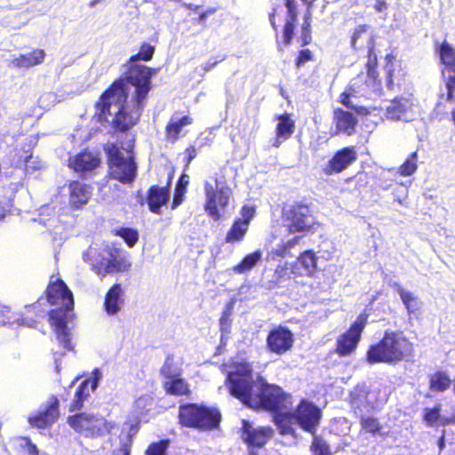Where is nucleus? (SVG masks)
Wrapping results in <instances>:
<instances>
[{"label":"nucleus","instance_id":"nucleus-53","mask_svg":"<svg viewBox=\"0 0 455 455\" xmlns=\"http://www.w3.org/2000/svg\"><path fill=\"white\" fill-rule=\"evenodd\" d=\"M441 404L437 403L433 408H426L423 420L428 425H435L441 419Z\"/></svg>","mask_w":455,"mask_h":455},{"label":"nucleus","instance_id":"nucleus-24","mask_svg":"<svg viewBox=\"0 0 455 455\" xmlns=\"http://www.w3.org/2000/svg\"><path fill=\"white\" fill-rule=\"evenodd\" d=\"M172 176L170 175L164 187L152 185L147 191L146 200L149 210L156 214L161 212L162 206L165 205L170 197V187Z\"/></svg>","mask_w":455,"mask_h":455},{"label":"nucleus","instance_id":"nucleus-20","mask_svg":"<svg viewBox=\"0 0 455 455\" xmlns=\"http://www.w3.org/2000/svg\"><path fill=\"white\" fill-rule=\"evenodd\" d=\"M383 71L386 86L393 91L402 87L406 81L407 71L403 66L402 60L397 59L394 52H388L384 57Z\"/></svg>","mask_w":455,"mask_h":455},{"label":"nucleus","instance_id":"nucleus-54","mask_svg":"<svg viewBox=\"0 0 455 455\" xmlns=\"http://www.w3.org/2000/svg\"><path fill=\"white\" fill-rule=\"evenodd\" d=\"M217 12L216 7H209L204 11L198 12V16L192 20L193 24L201 26L202 28L208 27L207 19Z\"/></svg>","mask_w":455,"mask_h":455},{"label":"nucleus","instance_id":"nucleus-41","mask_svg":"<svg viewBox=\"0 0 455 455\" xmlns=\"http://www.w3.org/2000/svg\"><path fill=\"white\" fill-rule=\"evenodd\" d=\"M312 13L306 12L303 17V22L300 27L298 41L301 47L308 45L312 43Z\"/></svg>","mask_w":455,"mask_h":455},{"label":"nucleus","instance_id":"nucleus-46","mask_svg":"<svg viewBox=\"0 0 455 455\" xmlns=\"http://www.w3.org/2000/svg\"><path fill=\"white\" fill-rule=\"evenodd\" d=\"M234 304V300L228 302L224 310L221 313V315L219 320L220 331L221 334H227L230 332L232 324L231 316L233 314Z\"/></svg>","mask_w":455,"mask_h":455},{"label":"nucleus","instance_id":"nucleus-50","mask_svg":"<svg viewBox=\"0 0 455 455\" xmlns=\"http://www.w3.org/2000/svg\"><path fill=\"white\" fill-rule=\"evenodd\" d=\"M313 455H331L330 445L320 436L315 435L310 444Z\"/></svg>","mask_w":455,"mask_h":455},{"label":"nucleus","instance_id":"nucleus-8","mask_svg":"<svg viewBox=\"0 0 455 455\" xmlns=\"http://www.w3.org/2000/svg\"><path fill=\"white\" fill-rule=\"evenodd\" d=\"M282 219L290 234H314L320 227L312 204L305 201H295L284 206Z\"/></svg>","mask_w":455,"mask_h":455},{"label":"nucleus","instance_id":"nucleus-63","mask_svg":"<svg viewBox=\"0 0 455 455\" xmlns=\"http://www.w3.org/2000/svg\"><path fill=\"white\" fill-rule=\"evenodd\" d=\"M183 7L187 10H190V11H193L195 12H199V11L201 10L202 6L201 5H196V4H193L191 3H184L183 4Z\"/></svg>","mask_w":455,"mask_h":455},{"label":"nucleus","instance_id":"nucleus-15","mask_svg":"<svg viewBox=\"0 0 455 455\" xmlns=\"http://www.w3.org/2000/svg\"><path fill=\"white\" fill-rule=\"evenodd\" d=\"M106 254L101 259L92 265L93 270L100 275L114 272H125L131 267V263L123 254L121 249L115 246H106L103 250Z\"/></svg>","mask_w":455,"mask_h":455},{"label":"nucleus","instance_id":"nucleus-30","mask_svg":"<svg viewBox=\"0 0 455 455\" xmlns=\"http://www.w3.org/2000/svg\"><path fill=\"white\" fill-rule=\"evenodd\" d=\"M97 387V380L85 379L76 388L75 396L69 405V411H79L84 408V402L90 396V391Z\"/></svg>","mask_w":455,"mask_h":455},{"label":"nucleus","instance_id":"nucleus-10","mask_svg":"<svg viewBox=\"0 0 455 455\" xmlns=\"http://www.w3.org/2000/svg\"><path fill=\"white\" fill-rule=\"evenodd\" d=\"M292 403V395L286 393L282 387L267 383L263 378H259L250 408L255 411L279 412L291 407Z\"/></svg>","mask_w":455,"mask_h":455},{"label":"nucleus","instance_id":"nucleus-29","mask_svg":"<svg viewBox=\"0 0 455 455\" xmlns=\"http://www.w3.org/2000/svg\"><path fill=\"white\" fill-rule=\"evenodd\" d=\"M123 293L120 283L113 284L106 292L103 307L108 315H115L120 312L121 306L124 303Z\"/></svg>","mask_w":455,"mask_h":455},{"label":"nucleus","instance_id":"nucleus-17","mask_svg":"<svg viewBox=\"0 0 455 455\" xmlns=\"http://www.w3.org/2000/svg\"><path fill=\"white\" fill-rule=\"evenodd\" d=\"M293 411L297 424L304 431L315 435L322 418L320 408L307 399H301Z\"/></svg>","mask_w":455,"mask_h":455},{"label":"nucleus","instance_id":"nucleus-1","mask_svg":"<svg viewBox=\"0 0 455 455\" xmlns=\"http://www.w3.org/2000/svg\"><path fill=\"white\" fill-rule=\"evenodd\" d=\"M124 71L115 79L111 84L100 94L94 104L96 116L100 120H107L110 116L111 99L116 95L124 98L129 97L128 87H133L131 99L137 102H148L150 91L153 88L152 77L156 69L144 64L126 61L124 64Z\"/></svg>","mask_w":455,"mask_h":455},{"label":"nucleus","instance_id":"nucleus-14","mask_svg":"<svg viewBox=\"0 0 455 455\" xmlns=\"http://www.w3.org/2000/svg\"><path fill=\"white\" fill-rule=\"evenodd\" d=\"M441 68V77L446 89V101H455V47L444 40L436 47Z\"/></svg>","mask_w":455,"mask_h":455},{"label":"nucleus","instance_id":"nucleus-61","mask_svg":"<svg viewBox=\"0 0 455 455\" xmlns=\"http://www.w3.org/2000/svg\"><path fill=\"white\" fill-rule=\"evenodd\" d=\"M387 8V4L385 0H376L374 4L375 11L380 12Z\"/></svg>","mask_w":455,"mask_h":455},{"label":"nucleus","instance_id":"nucleus-37","mask_svg":"<svg viewBox=\"0 0 455 455\" xmlns=\"http://www.w3.org/2000/svg\"><path fill=\"white\" fill-rule=\"evenodd\" d=\"M249 226L240 221L239 218L234 220L230 228L225 235V243L234 244L242 242L246 236Z\"/></svg>","mask_w":455,"mask_h":455},{"label":"nucleus","instance_id":"nucleus-35","mask_svg":"<svg viewBox=\"0 0 455 455\" xmlns=\"http://www.w3.org/2000/svg\"><path fill=\"white\" fill-rule=\"evenodd\" d=\"M45 52L43 49H34L30 52L20 54L13 60L15 67L20 68H28L44 62Z\"/></svg>","mask_w":455,"mask_h":455},{"label":"nucleus","instance_id":"nucleus-9","mask_svg":"<svg viewBox=\"0 0 455 455\" xmlns=\"http://www.w3.org/2000/svg\"><path fill=\"white\" fill-rule=\"evenodd\" d=\"M116 105L117 109L114 112H110V116H108L106 122L111 127L113 132L117 134H128L137 124H139L144 108L147 105L145 102H137L131 99L128 101V98H124L119 95H116ZM99 121H101L98 117Z\"/></svg>","mask_w":455,"mask_h":455},{"label":"nucleus","instance_id":"nucleus-27","mask_svg":"<svg viewBox=\"0 0 455 455\" xmlns=\"http://www.w3.org/2000/svg\"><path fill=\"white\" fill-rule=\"evenodd\" d=\"M69 204L74 209H79L87 204L91 197V187L80 180H71L68 184Z\"/></svg>","mask_w":455,"mask_h":455},{"label":"nucleus","instance_id":"nucleus-62","mask_svg":"<svg viewBox=\"0 0 455 455\" xmlns=\"http://www.w3.org/2000/svg\"><path fill=\"white\" fill-rule=\"evenodd\" d=\"M277 14V8H275L273 12L269 14V20L273 27V28L277 31L278 29V24L275 22V17Z\"/></svg>","mask_w":455,"mask_h":455},{"label":"nucleus","instance_id":"nucleus-44","mask_svg":"<svg viewBox=\"0 0 455 455\" xmlns=\"http://www.w3.org/2000/svg\"><path fill=\"white\" fill-rule=\"evenodd\" d=\"M156 52V47L149 43L144 42L140 46V51L132 55L127 61L138 63V61H150Z\"/></svg>","mask_w":455,"mask_h":455},{"label":"nucleus","instance_id":"nucleus-4","mask_svg":"<svg viewBox=\"0 0 455 455\" xmlns=\"http://www.w3.org/2000/svg\"><path fill=\"white\" fill-rule=\"evenodd\" d=\"M135 140L136 136L133 134L128 140L125 148L111 143L104 148L110 178L123 184L133 182L137 175L133 152Z\"/></svg>","mask_w":455,"mask_h":455},{"label":"nucleus","instance_id":"nucleus-22","mask_svg":"<svg viewBox=\"0 0 455 455\" xmlns=\"http://www.w3.org/2000/svg\"><path fill=\"white\" fill-rule=\"evenodd\" d=\"M60 416V403L55 395H52L46 405L37 412L28 417V423L38 429L51 427L57 421Z\"/></svg>","mask_w":455,"mask_h":455},{"label":"nucleus","instance_id":"nucleus-55","mask_svg":"<svg viewBox=\"0 0 455 455\" xmlns=\"http://www.w3.org/2000/svg\"><path fill=\"white\" fill-rule=\"evenodd\" d=\"M240 213L242 216V218H239L240 221L250 226L251 221L256 214V208L253 205L245 204L242 206Z\"/></svg>","mask_w":455,"mask_h":455},{"label":"nucleus","instance_id":"nucleus-33","mask_svg":"<svg viewBox=\"0 0 455 455\" xmlns=\"http://www.w3.org/2000/svg\"><path fill=\"white\" fill-rule=\"evenodd\" d=\"M193 123V118L188 116H183L178 120L171 119L164 129L165 139L172 143L176 142L180 138L182 128L186 125H190Z\"/></svg>","mask_w":455,"mask_h":455},{"label":"nucleus","instance_id":"nucleus-28","mask_svg":"<svg viewBox=\"0 0 455 455\" xmlns=\"http://www.w3.org/2000/svg\"><path fill=\"white\" fill-rule=\"evenodd\" d=\"M288 18L283 28V42L284 45H290L295 34L298 20V6L296 0H285Z\"/></svg>","mask_w":455,"mask_h":455},{"label":"nucleus","instance_id":"nucleus-19","mask_svg":"<svg viewBox=\"0 0 455 455\" xmlns=\"http://www.w3.org/2000/svg\"><path fill=\"white\" fill-rule=\"evenodd\" d=\"M160 374L164 378L163 388L166 395L190 397L192 394L190 385L185 379L181 378L180 372L172 373V363L168 362V359L162 365Z\"/></svg>","mask_w":455,"mask_h":455},{"label":"nucleus","instance_id":"nucleus-31","mask_svg":"<svg viewBox=\"0 0 455 455\" xmlns=\"http://www.w3.org/2000/svg\"><path fill=\"white\" fill-rule=\"evenodd\" d=\"M273 422L276 426L278 432L281 435L296 436L294 424L297 423V419L294 411H283L273 412Z\"/></svg>","mask_w":455,"mask_h":455},{"label":"nucleus","instance_id":"nucleus-34","mask_svg":"<svg viewBox=\"0 0 455 455\" xmlns=\"http://www.w3.org/2000/svg\"><path fill=\"white\" fill-rule=\"evenodd\" d=\"M411 101L404 97H396L391 100L386 109V116L390 120H400L411 108Z\"/></svg>","mask_w":455,"mask_h":455},{"label":"nucleus","instance_id":"nucleus-23","mask_svg":"<svg viewBox=\"0 0 455 455\" xmlns=\"http://www.w3.org/2000/svg\"><path fill=\"white\" fill-rule=\"evenodd\" d=\"M100 164L99 154L84 149L68 158V166L75 172L87 173L96 170Z\"/></svg>","mask_w":455,"mask_h":455},{"label":"nucleus","instance_id":"nucleus-6","mask_svg":"<svg viewBox=\"0 0 455 455\" xmlns=\"http://www.w3.org/2000/svg\"><path fill=\"white\" fill-rule=\"evenodd\" d=\"M220 421L221 413L216 407L197 403H187L179 406L178 422L182 427L212 431L219 428Z\"/></svg>","mask_w":455,"mask_h":455},{"label":"nucleus","instance_id":"nucleus-42","mask_svg":"<svg viewBox=\"0 0 455 455\" xmlns=\"http://www.w3.org/2000/svg\"><path fill=\"white\" fill-rule=\"evenodd\" d=\"M369 28L368 25L361 24L354 29L350 38V44L355 51L361 50L363 44H366L368 36H371L368 33Z\"/></svg>","mask_w":455,"mask_h":455},{"label":"nucleus","instance_id":"nucleus-59","mask_svg":"<svg viewBox=\"0 0 455 455\" xmlns=\"http://www.w3.org/2000/svg\"><path fill=\"white\" fill-rule=\"evenodd\" d=\"M30 313H33V312H32V310H30V309H29V310H28V311H27L26 316H24L23 321H24L28 325H29L30 327H36V323L39 320L43 319V318L44 317V313H43V312H41L40 314H36V318H37V320H33V319H32L31 317H29V315H28Z\"/></svg>","mask_w":455,"mask_h":455},{"label":"nucleus","instance_id":"nucleus-18","mask_svg":"<svg viewBox=\"0 0 455 455\" xmlns=\"http://www.w3.org/2000/svg\"><path fill=\"white\" fill-rule=\"evenodd\" d=\"M274 436V429L269 427H253L246 419L242 420L240 437L249 451L263 448Z\"/></svg>","mask_w":455,"mask_h":455},{"label":"nucleus","instance_id":"nucleus-11","mask_svg":"<svg viewBox=\"0 0 455 455\" xmlns=\"http://www.w3.org/2000/svg\"><path fill=\"white\" fill-rule=\"evenodd\" d=\"M67 423L85 438L96 439L109 435L114 424L103 416L94 413L77 412L67 418Z\"/></svg>","mask_w":455,"mask_h":455},{"label":"nucleus","instance_id":"nucleus-60","mask_svg":"<svg viewBox=\"0 0 455 455\" xmlns=\"http://www.w3.org/2000/svg\"><path fill=\"white\" fill-rule=\"evenodd\" d=\"M131 446H132V441H128L125 443H123L119 449L117 450V452L120 455H130L131 453Z\"/></svg>","mask_w":455,"mask_h":455},{"label":"nucleus","instance_id":"nucleus-58","mask_svg":"<svg viewBox=\"0 0 455 455\" xmlns=\"http://www.w3.org/2000/svg\"><path fill=\"white\" fill-rule=\"evenodd\" d=\"M32 158V154H30L29 156H27L25 157V168H24V171L26 173H31L32 172L34 171H37V170H40L42 168V165L40 164L39 161H36L35 164H33V166H29L28 164V163L29 162V160Z\"/></svg>","mask_w":455,"mask_h":455},{"label":"nucleus","instance_id":"nucleus-5","mask_svg":"<svg viewBox=\"0 0 455 455\" xmlns=\"http://www.w3.org/2000/svg\"><path fill=\"white\" fill-rule=\"evenodd\" d=\"M204 210L214 221L220 220L233 197V189L229 186L224 168L215 172L204 182Z\"/></svg>","mask_w":455,"mask_h":455},{"label":"nucleus","instance_id":"nucleus-3","mask_svg":"<svg viewBox=\"0 0 455 455\" xmlns=\"http://www.w3.org/2000/svg\"><path fill=\"white\" fill-rule=\"evenodd\" d=\"M414 354L413 343L401 331L386 330L382 338L369 346L365 360L369 364H396Z\"/></svg>","mask_w":455,"mask_h":455},{"label":"nucleus","instance_id":"nucleus-36","mask_svg":"<svg viewBox=\"0 0 455 455\" xmlns=\"http://www.w3.org/2000/svg\"><path fill=\"white\" fill-rule=\"evenodd\" d=\"M361 432L372 436L387 437V433L383 432V426L377 417L371 415H361L359 418Z\"/></svg>","mask_w":455,"mask_h":455},{"label":"nucleus","instance_id":"nucleus-32","mask_svg":"<svg viewBox=\"0 0 455 455\" xmlns=\"http://www.w3.org/2000/svg\"><path fill=\"white\" fill-rule=\"evenodd\" d=\"M298 268L301 269V275L312 276L317 269V256L313 250H306L296 259Z\"/></svg>","mask_w":455,"mask_h":455},{"label":"nucleus","instance_id":"nucleus-21","mask_svg":"<svg viewBox=\"0 0 455 455\" xmlns=\"http://www.w3.org/2000/svg\"><path fill=\"white\" fill-rule=\"evenodd\" d=\"M358 154L355 146L344 147L337 150L323 168L325 175L340 173L347 170L357 159Z\"/></svg>","mask_w":455,"mask_h":455},{"label":"nucleus","instance_id":"nucleus-13","mask_svg":"<svg viewBox=\"0 0 455 455\" xmlns=\"http://www.w3.org/2000/svg\"><path fill=\"white\" fill-rule=\"evenodd\" d=\"M365 58L366 78L360 86L361 90L367 94H380L382 92V80L379 71V59L374 36H370L367 38Z\"/></svg>","mask_w":455,"mask_h":455},{"label":"nucleus","instance_id":"nucleus-49","mask_svg":"<svg viewBox=\"0 0 455 455\" xmlns=\"http://www.w3.org/2000/svg\"><path fill=\"white\" fill-rule=\"evenodd\" d=\"M171 441L169 438L161 439L149 443L145 451V455H167Z\"/></svg>","mask_w":455,"mask_h":455},{"label":"nucleus","instance_id":"nucleus-64","mask_svg":"<svg viewBox=\"0 0 455 455\" xmlns=\"http://www.w3.org/2000/svg\"><path fill=\"white\" fill-rule=\"evenodd\" d=\"M28 453L29 455H38V450L34 443H28Z\"/></svg>","mask_w":455,"mask_h":455},{"label":"nucleus","instance_id":"nucleus-2","mask_svg":"<svg viewBox=\"0 0 455 455\" xmlns=\"http://www.w3.org/2000/svg\"><path fill=\"white\" fill-rule=\"evenodd\" d=\"M45 297L51 305L59 306L51 309L49 323L56 335L60 347L66 350H72L71 333L68 328V315L74 308V297L65 282L57 278L50 280L46 290Z\"/></svg>","mask_w":455,"mask_h":455},{"label":"nucleus","instance_id":"nucleus-48","mask_svg":"<svg viewBox=\"0 0 455 455\" xmlns=\"http://www.w3.org/2000/svg\"><path fill=\"white\" fill-rule=\"evenodd\" d=\"M417 158V152L411 153L410 156L399 166L398 173L403 177L412 175L418 168Z\"/></svg>","mask_w":455,"mask_h":455},{"label":"nucleus","instance_id":"nucleus-52","mask_svg":"<svg viewBox=\"0 0 455 455\" xmlns=\"http://www.w3.org/2000/svg\"><path fill=\"white\" fill-rule=\"evenodd\" d=\"M352 93L348 92H342L339 94V101L347 108L353 109L359 115H368L370 112L366 107L363 106H354L351 102Z\"/></svg>","mask_w":455,"mask_h":455},{"label":"nucleus","instance_id":"nucleus-40","mask_svg":"<svg viewBox=\"0 0 455 455\" xmlns=\"http://www.w3.org/2000/svg\"><path fill=\"white\" fill-rule=\"evenodd\" d=\"M188 183V176L185 173L181 174L174 188L171 209L174 210L183 203Z\"/></svg>","mask_w":455,"mask_h":455},{"label":"nucleus","instance_id":"nucleus-45","mask_svg":"<svg viewBox=\"0 0 455 455\" xmlns=\"http://www.w3.org/2000/svg\"><path fill=\"white\" fill-rule=\"evenodd\" d=\"M398 293L409 315L413 314L419 309L420 302L411 291L399 287Z\"/></svg>","mask_w":455,"mask_h":455},{"label":"nucleus","instance_id":"nucleus-26","mask_svg":"<svg viewBox=\"0 0 455 455\" xmlns=\"http://www.w3.org/2000/svg\"><path fill=\"white\" fill-rule=\"evenodd\" d=\"M333 123L336 128L335 134L351 136L355 132L358 121L351 112L339 108L333 111Z\"/></svg>","mask_w":455,"mask_h":455},{"label":"nucleus","instance_id":"nucleus-12","mask_svg":"<svg viewBox=\"0 0 455 455\" xmlns=\"http://www.w3.org/2000/svg\"><path fill=\"white\" fill-rule=\"evenodd\" d=\"M368 318L367 313H360L349 327L337 337L334 347V353L337 355L347 357L356 352L368 323Z\"/></svg>","mask_w":455,"mask_h":455},{"label":"nucleus","instance_id":"nucleus-39","mask_svg":"<svg viewBox=\"0 0 455 455\" xmlns=\"http://www.w3.org/2000/svg\"><path fill=\"white\" fill-rule=\"evenodd\" d=\"M261 259V251L256 250L246 254L242 260L234 266L233 271L236 274H243L251 270Z\"/></svg>","mask_w":455,"mask_h":455},{"label":"nucleus","instance_id":"nucleus-51","mask_svg":"<svg viewBox=\"0 0 455 455\" xmlns=\"http://www.w3.org/2000/svg\"><path fill=\"white\" fill-rule=\"evenodd\" d=\"M315 60L313 51L308 48H302L298 51L294 59V66L296 69H300L306 63Z\"/></svg>","mask_w":455,"mask_h":455},{"label":"nucleus","instance_id":"nucleus-38","mask_svg":"<svg viewBox=\"0 0 455 455\" xmlns=\"http://www.w3.org/2000/svg\"><path fill=\"white\" fill-rule=\"evenodd\" d=\"M451 379L444 371H437L429 376V389L435 393H443L450 388Z\"/></svg>","mask_w":455,"mask_h":455},{"label":"nucleus","instance_id":"nucleus-47","mask_svg":"<svg viewBox=\"0 0 455 455\" xmlns=\"http://www.w3.org/2000/svg\"><path fill=\"white\" fill-rule=\"evenodd\" d=\"M115 235L124 239L128 247H133L139 241V232L132 228H120L114 231Z\"/></svg>","mask_w":455,"mask_h":455},{"label":"nucleus","instance_id":"nucleus-25","mask_svg":"<svg viewBox=\"0 0 455 455\" xmlns=\"http://www.w3.org/2000/svg\"><path fill=\"white\" fill-rule=\"evenodd\" d=\"M277 123L275 128V138L272 143L274 148H279L283 141L291 138L295 132V121L291 117V114L284 112L275 116Z\"/></svg>","mask_w":455,"mask_h":455},{"label":"nucleus","instance_id":"nucleus-56","mask_svg":"<svg viewBox=\"0 0 455 455\" xmlns=\"http://www.w3.org/2000/svg\"><path fill=\"white\" fill-rule=\"evenodd\" d=\"M225 60V56H216L208 60L204 65L203 66V70L204 72H210L219 63L222 62Z\"/></svg>","mask_w":455,"mask_h":455},{"label":"nucleus","instance_id":"nucleus-16","mask_svg":"<svg viewBox=\"0 0 455 455\" xmlns=\"http://www.w3.org/2000/svg\"><path fill=\"white\" fill-rule=\"evenodd\" d=\"M294 345L292 331L282 325L272 328L266 338V347L269 353L283 355L291 350Z\"/></svg>","mask_w":455,"mask_h":455},{"label":"nucleus","instance_id":"nucleus-7","mask_svg":"<svg viewBox=\"0 0 455 455\" xmlns=\"http://www.w3.org/2000/svg\"><path fill=\"white\" fill-rule=\"evenodd\" d=\"M231 367L232 370L228 372L225 379L228 392L250 408L257 391L259 379L256 381L253 379V369L248 362H234Z\"/></svg>","mask_w":455,"mask_h":455},{"label":"nucleus","instance_id":"nucleus-57","mask_svg":"<svg viewBox=\"0 0 455 455\" xmlns=\"http://www.w3.org/2000/svg\"><path fill=\"white\" fill-rule=\"evenodd\" d=\"M185 166L188 168L191 162L196 158L197 150L195 146L190 145L185 149Z\"/></svg>","mask_w":455,"mask_h":455},{"label":"nucleus","instance_id":"nucleus-43","mask_svg":"<svg viewBox=\"0 0 455 455\" xmlns=\"http://www.w3.org/2000/svg\"><path fill=\"white\" fill-rule=\"evenodd\" d=\"M299 240L300 236L295 235L288 241L280 243L275 249L269 252L270 257L272 259H275L277 258H285L287 256H291V248L297 245L299 243Z\"/></svg>","mask_w":455,"mask_h":455}]
</instances>
